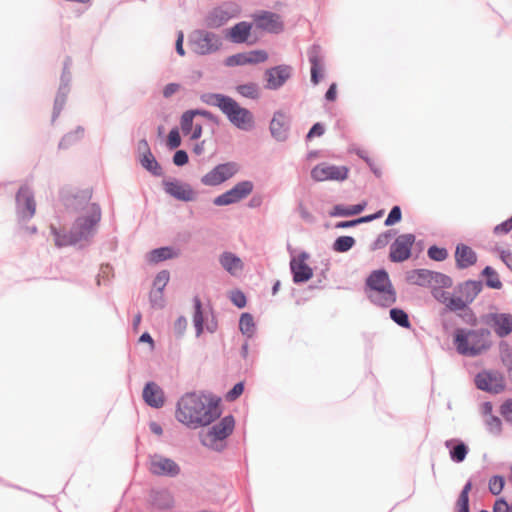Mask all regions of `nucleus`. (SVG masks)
Listing matches in <instances>:
<instances>
[{"label":"nucleus","instance_id":"1","mask_svg":"<svg viewBox=\"0 0 512 512\" xmlns=\"http://www.w3.org/2000/svg\"><path fill=\"white\" fill-rule=\"evenodd\" d=\"M90 189L62 190L60 199L69 214L76 217L69 229L50 225V233L53 236L57 248L90 245L98 232L102 218V210L98 203L92 202Z\"/></svg>","mask_w":512,"mask_h":512},{"label":"nucleus","instance_id":"2","mask_svg":"<svg viewBox=\"0 0 512 512\" xmlns=\"http://www.w3.org/2000/svg\"><path fill=\"white\" fill-rule=\"evenodd\" d=\"M220 401L204 392H188L177 401L175 417L192 429L209 426L221 415Z\"/></svg>","mask_w":512,"mask_h":512},{"label":"nucleus","instance_id":"3","mask_svg":"<svg viewBox=\"0 0 512 512\" xmlns=\"http://www.w3.org/2000/svg\"><path fill=\"white\" fill-rule=\"evenodd\" d=\"M365 293L371 303L379 307H390L396 302L397 294L384 268L373 270L365 280Z\"/></svg>","mask_w":512,"mask_h":512},{"label":"nucleus","instance_id":"4","mask_svg":"<svg viewBox=\"0 0 512 512\" xmlns=\"http://www.w3.org/2000/svg\"><path fill=\"white\" fill-rule=\"evenodd\" d=\"M489 336L490 331L487 328H456L453 333V344L458 354L476 357L490 348Z\"/></svg>","mask_w":512,"mask_h":512},{"label":"nucleus","instance_id":"5","mask_svg":"<svg viewBox=\"0 0 512 512\" xmlns=\"http://www.w3.org/2000/svg\"><path fill=\"white\" fill-rule=\"evenodd\" d=\"M234 428V416L225 415L201 436V444L213 451L222 452L227 447L225 440L233 433Z\"/></svg>","mask_w":512,"mask_h":512},{"label":"nucleus","instance_id":"6","mask_svg":"<svg viewBox=\"0 0 512 512\" xmlns=\"http://www.w3.org/2000/svg\"><path fill=\"white\" fill-rule=\"evenodd\" d=\"M483 289V282L481 280H466L458 283L455 287V292L460 296H453L449 304V311L458 312L463 311L475 300L478 294Z\"/></svg>","mask_w":512,"mask_h":512},{"label":"nucleus","instance_id":"7","mask_svg":"<svg viewBox=\"0 0 512 512\" xmlns=\"http://www.w3.org/2000/svg\"><path fill=\"white\" fill-rule=\"evenodd\" d=\"M221 112L227 117L229 122L236 128L243 131H250L254 127V116L252 112L242 107L234 98L228 97Z\"/></svg>","mask_w":512,"mask_h":512},{"label":"nucleus","instance_id":"8","mask_svg":"<svg viewBox=\"0 0 512 512\" xmlns=\"http://www.w3.org/2000/svg\"><path fill=\"white\" fill-rule=\"evenodd\" d=\"M193 325L196 336L199 337L204 330L213 334L218 329V321L211 307L206 310L199 296L193 297Z\"/></svg>","mask_w":512,"mask_h":512},{"label":"nucleus","instance_id":"9","mask_svg":"<svg viewBox=\"0 0 512 512\" xmlns=\"http://www.w3.org/2000/svg\"><path fill=\"white\" fill-rule=\"evenodd\" d=\"M240 6L231 1L223 2L211 9L204 18V24L209 29H218L240 14Z\"/></svg>","mask_w":512,"mask_h":512},{"label":"nucleus","instance_id":"10","mask_svg":"<svg viewBox=\"0 0 512 512\" xmlns=\"http://www.w3.org/2000/svg\"><path fill=\"white\" fill-rule=\"evenodd\" d=\"M189 41L194 52L202 56L215 53L222 46L221 38L217 34L204 29L193 31Z\"/></svg>","mask_w":512,"mask_h":512},{"label":"nucleus","instance_id":"11","mask_svg":"<svg viewBox=\"0 0 512 512\" xmlns=\"http://www.w3.org/2000/svg\"><path fill=\"white\" fill-rule=\"evenodd\" d=\"M148 470L158 477L175 478L181 473V468L173 459L159 453L148 457Z\"/></svg>","mask_w":512,"mask_h":512},{"label":"nucleus","instance_id":"12","mask_svg":"<svg viewBox=\"0 0 512 512\" xmlns=\"http://www.w3.org/2000/svg\"><path fill=\"white\" fill-rule=\"evenodd\" d=\"M16 215L19 222L29 221L36 212V202L34 192L27 185H22L16 195Z\"/></svg>","mask_w":512,"mask_h":512},{"label":"nucleus","instance_id":"13","mask_svg":"<svg viewBox=\"0 0 512 512\" xmlns=\"http://www.w3.org/2000/svg\"><path fill=\"white\" fill-rule=\"evenodd\" d=\"M238 170L239 165L236 162L220 163L203 175L200 181L205 186L215 187L232 178Z\"/></svg>","mask_w":512,"mask_h":512},{"label":"nucleus","instance_id":"14","mask_svg":"<svg viewBox=\"0 0 512 512\" xmlns=\"http://www.w3.org/2000/svg\"><path fill=\"white\" fill-rule=\"evenodd\" d=\"M474 383L477 389L499 394L505 389L504 377L497 371L482 370L475 375Z\"/></svg>","mask_w":512,"mask_h":512},{"label":"nucleus","instance_id":"15","mask_svg":"<svg viewBox=\"0 0 512 512\" xmlns=\"http://www.w3.org/2000/svg\"><path fill=\"white\" fill-rule=\"evenodd\" d=\"M416 237L412 233L401 234L390 245L389 260L393 263H403L412 255V247Z\"/></svg>","mask_w":512,"mask_h":512},{"label":"nucleus","instance_id":"16","mask_svg":"<svg viewBox=\"0 0 512 512\" xmlns=\"http://www.w3.org/2000/svg\"><path fill=\"white\" fill-rule=\"evenodd\" d=\"M253 26L256 29L265 31L270 34H279L284 30V24L279 14L268 11L259 10L251 15Z\"/></svg>","mask_w":512,"mask_h":512},{"label":"nucleus","instance_id":"17","mask_svg":"<svg viewBox=\"0 0 512 512\" xmlns=\"http://www.w3.org/2000/svg\"><path fill=\"white\" fill-rule=\"evenodd\" d=\"M162 188L167 195L178 201L191 202L196 199V192L192 186L177 178L163 179Z\"/></svg>","mask_w":512,"mask_h":512},{"label":"nucleus","instance_id":"18","mask_svg":"<svg viewBox=\"0 0 512 512\" xmlns=\"http://www.w3.org/2000/svg\"><path fill=\"white\" fill-rule=\"evenodd\" d=\"M293 67L288 64H279L270 67L264 72L265 88L278 90L292 77Z\"/></svg>","mask_w":512,"mask_h":512},{"label":"nucleus","instance_id":"19","mask_svg":"<svg viewBox=\"0 0 512 512\" xmlns=\"http://www.w3.org/2000/svg\"><path fill=\"white\" fill-rule=\"evenodd\" d=\"M349 169L346 166L329 165L327 163L317 164L311 170V178L316 182L327 180L344 181L348 178Z\"/></svg>","mask_w":512,"mask_h":512},{"label":"nucleus","instance_id":"20","mask_svg":"<svg viewBox=\"0 0 512 512\" xmlns=\"http://www.w3.org/2000/svg\"><path fill=\"white\" fill-rule=\"evenodd\" d=\"M310 258V254L306 251H301L297 258L290 260V272L292 275V281L294 284H303L308 282L314 275L313 269L306 264V261Z\"/></svg>","mask_w":512,"mask_h":512},{"label":"nucleus","instance_id":"21","mask_svg":"<svg viewBox=\"0 0 512 512\" xmlns=\"http://www.w3.org/2000/svg\"><path fill=\"white\" fill-rule=\"evenodd\" d=\"M291 128V117L283 110H277L273 113L269 123V131L274 140L285 142L289 138Z\"/></svg>","mask_w":512,"mask_h":512},{"label":"nucleus","instance_id":"22","mask_svg":"<svg viewBox=\"0 0 512 512\" xmlns=\"http://www.w3.org/2000/svg\"><path fill=\"white\" fill-rule=\"evenodd\" d=\"M307 57L310 63V81L316 86L324 78V54L322 47L314 43L307 51Z\"/></svg>","mask_w":512,"mask_h":512},{"label":"nucleus","instance_id":"23","mask_svg":"<svg viewBox=\"0 0 512 512\" xmlns=\"http://www.w3.org/2000/svg\"><path fill=\"white\" fill-rule=\"evenodd\" d=\"M252 29V22L240 21L225 30V38L234 44H252L253 42L249 41Z\"/></svg>","mask_w":512,"mask_h":512},{"label":"nucleus","instance_id":"24","mask_svg":"<svg viewBox=\"0 0 512 512\" xmlns=\"http://www.w3.org/2000/svg\"><path fill=\"white\" fill-rule=\"evenodd\" d=\"M487 324L493 328L500 338L507 337L512 333V315L510 313H489Z\"/></svg>","mask_w":512,"mask_h":512},{"label":"nucleus","instance_id":"25","mask_svg":"<svg viewBox=\"0 0 512 512\" xmlns=\"http://www.w3.org/2000/svg\"><path fill=\"white\" fill-rule=\"evenodd\" d=\"M144 402L151 408L159 409L165 404V393L163 389L154 381H148L142 391Z\"/></svg>","mask_w":512,"mask_h":512},{"label":"nucleus","instance_id":"26","mask_svg":"<svg viewBox=\"0 0 512 512\" xmlns=\"http://www.w3.org/2000/svg\"><path fill=\"white\" fill-rule=\"evenodd\" d=\"M454 256L456 267L460 270L467 269L477 262L476 252L464 243L457 244Z\"/></svg>","mask_w":512,"mask_h":512},{"label":"nucleus","instance_id":"27","mask_svg":"<svg viewBox=\"0 0 512 512\" xmlns=\"http://www.w3.org/2000/svg\"><path fill=\"white\" fill-rule=\"evenodd\" d=\"M444 445L449 450L450 459L455 463H462L469 453L468 445L459 438L448 439Z\"/></svg>","mask_w":512,"mask_h":512},{"label":"nucleus","instance_id":"28","mask_svg":"<svg viewBox=\"0 0 512 512\" xmlns=\"http://www.w3.org/2000/svg\"><path fill=\"white\" fill-rule=\"evenodd\" d=\"M151 505L158 510H168L174 505V498L168 489H152L149 494Z\"/></svg>","mask_w":512,"mask_h":512},{"label":"nucleus","instance_id":"29","mask_svg":"<svg viewBox=\"0 0 512 512\" xmlns=\"http://www.w3.org/2000/svg\"><path fill=\"white\" fill-rule=\"evenodd\" d=\"M219 263L230 275L236 276L243 270V262L235 253L225 251L219 256Z\"/></svg>","mask_w":512,"mask_h":512},{"label":"nucleus","instance_id":"30","mask_svg":"<svg viewBox=\"0 0 512 512\" xmlns=\"http://www.w3.org/2000/svg\"><path fill=\"white\" fill-rule=\"evenodd\" d=\"M367 206L366 201H361L355 205H344V204H336L329 211V215L331 217H350L359 215L362 213Z\"/></svg>","mask_w":512,"mask_h":512},{"label":"nucleus","instance_id":"31","mask_svg":"<svg viewBox=\"0 0 512 512\" xmlns=\"http://www.w3.org/2000/svg\"><path fill=\"white\" fill-rule=\"evenodd\" d=\"M432 270L419 268L408 271L406 274V280L412 285L421 287H429Z\"/></svg>","mask_w":512,"mask_h":512},{"label":"nucleus","instance_id":"32","mask_svg":"<svg viewBox=\"0 0 512 512\" xmlns=\"http://www.w3.org/2000/svg\"><path fill=\"white\" fill-rule=\"evenodd\" d=\"M178 253L176 252L175 248L171 246H163L159 248L152 249L147 254V261L150 264H157L159 262L173 259L177 257Z\"/></svg>","mask_w":512,"mask_h":512},{"label":"nucleus","instance_id":"33","mask_svg":"<svg viewBox=\"0 0 512 512\" xmlns=\"http://www.w3.org/2000/svg\"><path fill=\"white\" fill-rule=\"evenodd\" d=\"M69 92H70L69 85H64V84L59 85V88L57 90V93H56V96L54 99V105H53V111H52V117H51L52 124L55 123L56 119L59 117L62 110L64 109Z\"/></svg>","mask_w":512,"mask_h":512},{"label":"nucleus","instance_id":"34","mask_svg":"<svg viewBox=\"0 0 512 512\" xmlns=\"http://www.w3.org/2000/svg\"><path fill=\"white\" fill-rule=\"evenodd\" d=\"M69 92H70L69 85H64V84L59 85V88L57 90V93H56V96L54 99V105H53V111H52V117H51L52 124L55 123L56 119L59 117L62 110L64 109Z\"/></svg>","mask_w":512,"mask_h":512},{"label":"nucleus","instance_id":"35","mask_svg":"<svg viewBox=\"0 0 512 512\" xmlns=\"http://www.w3.org/2000/svg\"><path fill=\"white\" fill-rule=\"evenodd\" d=\"M499 357L506 369L508 380L512 384V348L505 340L499 342Z\"/></svg>","mask_w":512,"mask_h":512},{"label":"nucleus","instance_id":"36","mask_svg":"<svg viewBox=\"0 0 512 512\" xmlns=\"http://www.w3.org/2000/svg\"><path fill=\"white\" fill-rule=\"evenodd\" d=\"M85 129L83 126H77L75 130L69 131L63 135L61 140L59 141L58 148L60 150L69 149L71 146L75 145L84 137Z\"/></svg>","mask_w":512,"mask_h":512},{"label":"nucleus","instance_id":"37","mask_svg":"<svg viewBox=\"0 0 512 512\" xmlns=\"http://www.w3.org/2000/svg\"><path fill=\"white\" fill-rule=\"evenodd\" d=\"M138 161L140 165L149 173H151L155 177H161L163 176L164 172L159 164V162L156 160L154 155L151 153L147 155H142V157H138Z\"/></svg>","mask_w":512,"mask_h":512},{"label":"nucleus","instance_id":"38","mask_svg":"<svg viewBox=\"0 0 512 512\" xmlns=\"http://www.w3.org/2000/svg\"><path fill=\"white\" fill-rule=\"evenodd\" d=\"M480 275L485 279V285L490 289L499 290L503 284L499 278L497 271L491 266H485Z\"/></svg>","mask_w":512,"mask_h":512},{"label":"nucleus","instance_id":"39","mask_svg":"<svg viewBox=\"0 0 512 512\" xmlns=\"http://www.w3.org/2000/svg\"><path fill=\"white\" fill-rule=\"evenodd\" d=\"M239 330L248 339L254 336L256 325L252 314L248 312L241 314L239 319Z\"/></svg>","mask_w":512,"mask_h":512},{"label":"nucleus","instance_id":"40","mask_svg":"<svg viewBox=\"0 0 512 512\" xmlns=\"http://www.w3.org/2000/svg\"><path fill=\"white\" fill-rule=\"evenodd\" d=\"M254 184L250 180H243L235 184L231 189V193L238 203L242 199L246 198L253 191Z\"/></svg>","mask_w":512,"mask_h":512},{"label":"nucleus","instance_id":"41","mask_svg":"<svg viewBox=\"0 0 512 512\" xmlns=\"http://www.w3.org/2000/svg\"><path fill=\"white\" fill-rule=\"evenodd\" d=\"M356 244V240L352 236L343 235L337 237L332 243V250L336 253H346L350 251Z\"/></svg>","mask_w":512,"mask_h":512},{"label":"nucleus","instance_id":"42","mask_svg":"<svg viewBox=\"0 0 512 512\" xmlns=\"http://www.w3.org/2000/svg\"><path fill=\"white\" fill-rule=\"evenodd\" d=\"M228 97V95L222 93L207 92L200 95V100L207 105L217 107L221 110Z\"/></svg>","mask_w":512,"mask_h":512},{"label":"nucleus","instance_id":"43","mask_svg":"<svg viewBox=\"0 0 512 512\" xmlns=\"http://www.w3.org/2000/svg\"><path fill=\"white\" fill-rule=\"evenodd\" d=\"M452 285L453 280L450 276L441 272L432 271L429 288H431L432 290L440 288H450Z\"/></svg>","mask_w":512,"mask_h":512},{"label":"nucleus","instance_id":"44","mask_svg":"<svg viewBox=\"0 0 512 512\" xmlns=\"http://www.w3.org/2000/svg\"><path fill=\"white\" fill-rule=\"evenodd\" d=\"M236 91L243 97L256 100L260 97L259 86L255 82H248L236 86Z\"/></svg>","mask_w":512,"mask_h":512},{"label":"nucleus","instance_id":"45","mask_svg":"<svg viewBox=\"0 0 512 512\" xmlns=\"http://www.w3.org/2000/svg\"><path fill=\"white\" fill-rule=\"evenodd\" d=\"M389 314L390 318L400 327L409 328L411 326L409 316L403 309L398 307L391 308Z\"/></svg>","mask_w":512,"mask_h":512},{"label":"nucleus","instance_id":"46","mask_svg":"<svg viewBox=\"0 0 512 512\" xmlns=\"http://www.w3.org/2000/svg\"><path fill=\"white\" fill-rule=\"evenodd\" d=\"M487 431L494 435L499 436L502 433V420L496 415H490L484 419Z\"/></svg>","mask_w":512,"mask_h":512},{"label":"nucleus","instance_id":"47","mask_svg":"<svg viewBox=\"0 0 512 512\" xmlns=\"http://www.w3.org/2000/svg\"><path fill=\"white\" fill-rule=\"evenodd\" d=\"M194 118L195 115L192 111V109L186 110L183 112V114L180 117V127L182 130V133L187 136L192 131L194 124Z\"/></svg>","mask_w":512,"mask_h":512},{"label":"nucleus","instance_id":"48","mask_svg":"<svg viewBox=\"0 0 512 512\" xmlns=\"http://www.w3.org/2000/svg\"><path fill=\"white\" fill-rule=\"evenodd\" d=\"M249 64L247 52H240L233 55L228 56L224 60V65L226 67H236L243 66Z\"/></svg>","mask_w":512,"mask_h":512},{"label":"nucleus","instance_id":"49","mask_svg":"<svg viewBox=\"0 0 512 512\" xmlns=\"http://www.w3.org/2000/svg\"><path fill=\"white\" fill-rule=\"evenodd\" d=\"M355 154L361 158L362 160L365 161V163L368 165V167L370 168L371 172L377 177V178H380L382 176V171L379 167L376 166V164L374 163V161L369 157L368 153L361 149V148H357L355 150Z\"/></svg>","mask_w":512,"mask_h":512},{"label":"nucleus","instance_id":"50","mask_svg":"<svg viewBox=\"0 0 512 512\" xmlns=\"http://www.w3.org/2000/svg\"><path fill=\"white\" fill-rule=\"evenodd\" d=\"M505 478L501 475H494L489 479L488 488L491 494L498 496L504 489Z\"/></svg>","mask_w":512,"mask_h":512},{"label":"nucleus","instance_id":"51","mask_svg":"<svg viewBox=\"0 0 512 512\" xmlns=\"http://www.w3.org/2000/svg\"><path fill=\"white\" fill-rule=\"evenodd\" d=\"M427 255L433 261L442 262L447 259L448 251L444 247L431 245L427 250Z\"/></svg>","mask_w":512,"mask_h":512},{"label":"nucleus","instance_id":"52","mask_svg":"<svg viewBox=\"0 0 512 512\" xmlns=\"http://www.w3.org/2000/svg\"><path fill=\"white\" fill-rule=\"evenodd\" d=\"M181 142L179 128L175 126L168 133L166 146L169 150H175L181 145Z\"/></svg>","mask_w":512,"mask_h":512},{"label":"nucleus","instance_id":"53","mask_svg":"<svg viewBox=\"0 0 512 512\" xmlns=\"http://www.w3.org/2000/svg\"><path fill=\"white\" fill-rule=\"evenodd\" d=\"M170 280V273L168 270H161L158 272L153 281L154 290L164 291Z\"/></svg>","mask_w":512,"mask_h":512},{"label":"nucleus","instance_id":"54","mask_svg":"<svg viewBox=\"0 0 512 512\" xmlns=\"http://www.w3.org/2000/svg\"><path fill=\"white\" fill-rule=\"evenodd\" d=\"M493 512H512V502L509 503L505 497H498L492 507ZM479 512H490L486 509H481Z\"/></svg>","mask_w":512,"mask_h":512},{"label":"nucleus","instance_id":"55","mask_svg":"<svg viewBox=\"0 0 512 512\" xmlns=\"http://www.w3.org/2000/svg\"><path fill=\"white\" fill-rule=\"evenodd\" d=\"M401 219H402L401 207L398 205H395L390 209V211L384 221V225L387 227L393 226V225L399 223L401 221Z\"/></svg>","mask_w":512,"mask_h":512},{"label":"nucleus","instance_id":"56","mask_svg":"<svg viewBox=\"0 0 512 512\" xmlns=\"http://www.w3.org/2000/svg\"><path fill=\"white\" fill-rule=\"evenodd\" d=\"M164 291L152 290L149 294V302L154 309H163L165 307Z\"/></svg>","mask_w":512,"mask_h":512},{"label":"nucleus","instance_id":"57","mask_svg":"<svg viewBox=\"0 0 512 512\" xmlns=\"http://www.w3.org/2000/svg\"><path fill=\"white\" fill-rule=\"evenodd\" d=\"M249 64L263 63L268 59V53L265 50L257 49L247 52Z\"/></svg>","mask_w":512,"mask_h":512},{"label":"nucleus","instance_id":"58","mask_svg":"<svg viewBox=\"0 0 512 512\" xmlns=\"http://www.w3.org/2000/svg\"><path fill=\"white\" fill-rule=\"evenodd\" d=\"M235 203L237 202L230 190L225 191L213 199V204L216 206H228Z\"/></svg>","mask_w":512,"mask_h":512},{"label":"nucleus","instance_id":"59","mask_svg":"<svg viewBox=\"0 0 512 512\" xmlns=\"http://www.w3.org/2000/svg\"><path fill=\"white\" fill-rule=\"evenodd\" d=\"M444 288L432 290V296L439 302L446 306L449 310V304L454 295H450L449 292L443 290Z\"/></svg>","mask_w":512,"mask_h":512},{"label":"nucleus","instance_id":"60","mask_svg":"<svg viewBox=\"0 0 512 512\" xmlns=\"http://www.w3.org/2000/svg\"><path fill=\"white\" fill-rule=\"evenodd\" d=\"M500 414L512 427V398L506 399L500 406Z\"/></svg>","mask_w":512,"mask_h":512},{"label":"nucleus","instance_id":"61","mask_svg":"<svg viewBox=\"0 0 512 512\" xmlns=\"http://www.w3.org/2000/svg\"><path fill=\"white\" fill-rule=\"evenodd\" d=\"M230 300L237 308L242 309L247 305L246 295L241 290H234L231 292Z\"/></svg>","mask_w":512,"mask_h":512},{"label":"nucleus","instance_id":"62","mask_svg":"<svg viewBox=\"0 0 512 512\" xmlns=\"http://www.w3.org/2000/svg\"><path fill=\"white\" fill-rule=\"evenodd\" d=\"M325 125L322 122L314 123L305 136L306 141H311L314 137H321L325 133Z\"/></svg>","mask_w":512,"mask_h":512},{"label":"nucleus","instance_id":"63","mask_svg":"<svg viewBox=\"0 0 512 512\" xmlns=\"http://www.w3.org/2000/svg\"><path fill=\"white\" fill-rule=\"evenodd\" d=\"M244 382L239 381L233 385V387L227 392L226 394V400L227 401H235L238 399L242 393L244 392Z\"/></svg>","mask_w":512,"mask_h":512},{"label":"nucleus","instance_id":"64","mask_svg":"<svg viewBox=\"0 0 512 512\" xmlns=\"http://www.w3.org/2000/svg\"><path fill=\"white\" fill-rule=\"evenodd\" d=\"M498 252L500 259L502 262L508 267V269L512 272V252L509 250H505L499 246H496L494 249Z\"/></svg>","mask_w":512,"mask_h":512}]
</instances>
